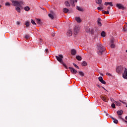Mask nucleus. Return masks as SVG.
I'll return each mask as SVG.
<instances>
[{
	"label": "nucleus",
	"mask_w": 127,
	"mask_h": 127,
	"mask_svg": "<svg viewBox=\"0 0 127 127\" xmlns=\"http://www.w3.org/2000/svg\"><path fill=\"white\" fill-rule=\"evenodd\" d=\"M111 44H114V39H112L111 40Z\"/></svg>",
	"instance_id": "a19ab883"
},
{
	"label": "nucleus",
	"mask_w": 127,
	"mask_h": 127,
	"mask_svg": "<svg viewBox=\"0 0 127 127\" xmlns=\"http://www.w3.org/2000/svg\"><path fill=\"white\" fill-rule=\"evenodd\" d=\"M113 122H114V124H118V120H117V119H115Z\"/></svg>",
	"instance_id": "58836bf2"
},
{
	"label": "nucleus",
	"mask_w": 127,
	"mask_h": 127,
	"mask_svg": "<svg viewBox=\"0 0 127 127\" xmlns=\"http://www.w3.org/2000/svg\"><path fill=\"white\" fill-rule=\"evenodd\" d=\"M64 4H65V5H66V6H70V3H69V2L68 1H66L64 2Z\"/></svg>",
	"instance_id": "5701e85b"
},
{
	"label": "nucleus",
	"mask_w": 127,
	"mask_h": 127,
	"mask_svg": "<svg viewBox=\"0 0 127 127\" xmlns=\"http://www.w3.org/2000/svg\"><path fill=\"white\" fill-rule=\"evenodd\" d=\"M121 103H123V104H125V102H124L123 101L121 102Z\"/></svg>",
	"instance_id": "13d9d810"
},
{
	"label": "nucleus",
	"mask_w": 127,
	"mask_h": 127,
	"mask_svg": "<svg viewBox=\"0 0 127 127\" xmlns=\"http://www.w3.org/2000/svg\"><path fill=\"white\" fill-rule=\"evenodd\" d=\"M63 11L64 13H67V12H68V11H69V9L67 8H64Z\"/></svg>",
	"instance_id": "aec40b11"
},
{
	"label": "nucleus",
	"mask_w": 127,
	"mask_h": 127,
	"mask_svg": "<svg viewBox=\"0 0 127 127\" xmlns=\"http://www.w3.org/2000/svg\"><path fill=\"white\" fill-rule=\"evenodd\" d=\"M119 101L121 102V103H122V100H120Z\"/></svg>",
	"instance_id": "bf43d9fd"
},
{
	"label": "nucleus",
	"mask_w": 127,
	"mask_h": 127,
	"mask_svg": "<svg viewBox=\"0 0 127 127\" xmlns=\"http://www.w3.org/2000/svg\"><path fill=\"white\" fill-rule=\"evenodd\" d=\"M79 74L80 76H84L85 75L83 71H79Z\"/></svg>",
	"instance_id": "cd10ccee"
},
{
	"label": "nucleus",
	"mask_w": 127,
	"mask_h": 127,
	"mask_svg": "<svg viewBox=\"0 0 127 127\" xmlns=\"http://www.w3.org/2000/svg\"><path fill=\"white\" fill-rule=\"evenodd\" d=\"M119 118H120L122 121H125V119L124 118H122V116H119Z\"/></svg>",
	"instance_id": "c03bdc74"
},
{
	"label": "nucleus",
	"mask_w": 127,
	"mask_h": 127,
	"mask_svg": "<svg viewBox=\"0 0 127 127\" xmlns=\"http://www.w3.org/2000/svg\"><path fill=\"white\" fill-rule=\"evenodd\" d=\"M111 107L112 108H113V109H115L116 108V105L114 103H113L111 105Z\"/></svg>",
	"instance_id": "f704fd0d"
},
{
	"label": "nucleus",
	"mask_w": 127,
	"mask_h": 127,
	"mask_svg": "<svg viewBox=\"0 0 127 127\" xmlns=\"http://www.w3.org/2000/svg\"><path fill=\"white\" fill-rule=\"evenodd\" d=\"M104 113H106V111H104Z\"/></svg>",
	"instance_id": "0e129e2a"
},
{
	"label": "nucleus",
	"mask_w": 127,
	"mask_h": 127,
	"mask_svg": "<svg viewBox=\"0 0 127 127\" xmlns=\"http://www.w3.org/2000/svg\"><path fill=\"white\" fill-rule=\"evenodd\" d=\"M49 17L51 18V19H54V16L53 15V14H51V13H49L48 14Z\"/></svg>",
	"instance_id": "412c9836"
},
{
	"label": "nucleus",
	"mask_w": 127,
	"mask_h": 127,
	"mask_svg": "<svg viewBox=\"0 0 127 127\" xmlns=\"http://www.w3.org/2000/svg\"><path fill=\"white\" fill-rule=\"evenodd\" d=\"M123 122H125V123H127V121H126V120H123Z\"/></svg>",
	"instance_id": "5fc2aeb1"
},
{
	"label": "nucleus",
	"mask_w": 127,
	"mask_h": 127,
	"mask_svg": "<svg viewBox=\"0 0 127 127\" xmlns=\"http://www.w3.org/2000/svg\"><path fill=\"white\" fill-rule=\"evenodd\" d=\"M117 114L118 116H122L124 114V111L122 110H119L117 112Z\"/></svg>",
	"instance_id": "9b49d317"
},
{
	"label": "nucleus",
	"mask_w": 127,
	"mask_h": 127,
	"mask_svg": "<svg viewBox=\"0 0 127 127\" xmlns=\"http://www.w3.org/2000/svg\"><path fill=\"white\" fill-rule=\"evenodd\" d=\"M96 3H98V4H101V3H102V0H97Z\"/></svg>",
	"instance_id": "bb28decb"
},
{
	"label": "nucleus",
	"mask_w": 127,
	"mask_h": 127,
	"mask_svg": "<svg viewBox=\"0 0 127 127\" xmlns=\"http://www.w3.org/2000/svg\"><path fill=\"white\" fill-rule=\"evenodd\" d=\"M24 9L26 11H29V10H30V7H29L28 6H27L24 7Z\"/></svg>",
	"instance_id": "f3484780"
},
{
	"label": "nucleus",
	"mask_w": 127,
	"mask_h": 127,
	"mask_svg": "<svg viewBox=\"0 0 127 127\" xmlns=\"http://www.w3.org/2000/svg\"><path fill=\"white\" fill-rule=\"evenodd\" d=\"M0 7H1V5L0 4Z\"/></svg>",
	"instance_id": "680f3d73"
},
{
	"label": "nucleus",
	"mask_w": 127,
	"mask_h": 127,
	"mask_svg": "<svg viewBox=\"0 0 127 127\" xmlns=\"http://www.w3.org/2000/svg\"><path fill=\"white\" fill-rule=\"evenodd\" d=\"M68 68L70 70V72L72 74H77V73H78V71L72 67H69Z\"/></svg>",
	"instance_id": "0eeeda50"
},
{
	"label": "nucleus",
	"mask_w": 127,
	"mask_h": 127,
	"mask_svg": "<svg viewBox=\"0 0 127 127\" xmlns=\"http://www.w3.org/2000/svg\"><path fill=\"white\" fill-rule=\"evenodd\" d=\"M71 55H76V51L75 49H72L70 51Z\"/></svg>",
	"instance_id": "ddd939ff"
},
{
	"label": "nucleus",
	"mask_w": 127,
	"mask_h": 127,
	"mask_svg": "<svg viewBox=\"0 0 127 127\" xmlns=\"http://www.w3.org/2000/svg\"><path fill=\"white\" fill-rule=\"evenodd\" d=\"M17 24L18 25H19V24H20V23L19 22L17 21Z\"/></svg>",
	"instance_id": "8fccbe9b"
},
{
	"label": "nucleus",
	"mask_w": 127,
	"mask_h": 127,
	"mask_svg": "<svg viewBox=\"0 0 127 127\" xmlns=\"http://www.w3.org/2000/svg\"><path fill=\"white\" fill-rule=\"evenodd\" d=\"M11 2L13 6H16L15 10L16 11L20 13V12H21V9H20V7H21L22 5H23V1L12 0Z\"/></svg>",
	"instance_id": "f257e3e1"
},
{
	"label": "nucleus",
	"mask_w": 127,
	"mask_h": 127,
	"mask_svg": "<svg viewBox=\"0 0 127 127\" xmlns=\"http://www.w3.org/2000/svg\"><path fill=\"white\" fill-rule=\"evenodd\" d=\"M106 75H107V76H112V74H111V73H109V72H107V73H106Z\"/></svg>",
	"instance_id": "a18cd8bd"
},
{
	"label": "nucleus",
	"mask_w": 127,
	"mask_h": 127,
	"mask_svg": "<svg viewBox=\"0 0 127 127\" xmlns=\"http://www.w3.org/2000/svg\"><path fill=\"white\" fill-rule=\"evenodd\" d=\"M116 47V45L114 44H111V48H115Z\"/></svg>",
	"instance_id": "473e14b6"
},
{
	"label": "nucleus",
	"mask_w": 127,
	"mask_h": 127,
	"mask_svg": "<svg viewBox=\"0 0 127 127\" xmlns=\"http://www.w3.org/2000/svg\"><path fill=\"white\" fill-rule=\"evenodd\" d=\"M72 34L73 32H72V31L70 30H68L67 32H66V35H67L68 36H72Z\"/></svg>",
	"instance_id": "9d476101"
},
{
	"label": "nucleus",
	"mask_w": 127,
	"mask_h": 127,
	"mask_svg": "<svg viewBox=\"0 0 127 127\" xmlns=\"http://www.w3.org/2000/svg\"><path fill=\"white\" fill-rule=\"evenodd\" d=\"M55 35V34H52V36H53V37H54V36Z\"/></svg>",
	"instance_id": "603ef678"
},
{
	"label": "nucleus",
	"mask_w": 127,
	"mask_h": 127,
	"mask_svg": "<svg viewBox=\"0 0 127 127\" xmlns=\"http://www.w3.org/2000/svg\"><path fill=\"white\" fill-rule=\"evenodd\" d=\"M76 59L78 61H81V60H82V57L80 56H77L76 57Z\"/></svg>",
	"instance_id": "a211bd4d"
},
{
	"label": "nucleus",
	"mask_w": 127,
	"mask_h": 127,
	"mask_svg": "<svg viewBox=\"0 0 127 127\" xmlns=\"http://www.w3.org/2000/svg\"><path fill=\"white\" fill-rule=\"evenodd\" d=\"M98 79L99 80L100 82H101L103 79V77L102 76H100L98 78Z\"/></svg>",
	"instance_id": "c9c22d12"
},
{
	"label": "nucleus",
	"mask_w": 127,
	"mask_h": 127,
	"mask_svg": "<svg viewBox=\"0 0 127 127\" xmlns=\"http://www.w3.org/2000/svg\"><path fill=\"white\" fill-rule=\"evenodd\" d=\"M114 104H116V106H118V107H120V106H122V103L119 101H114Z\"/></svg>",
	"instance_id": "2eb2a0df"
},
{
	"label": "nucleus",
	"mask_w": 127,
	"mask_h": 127,
	"mask_svg": "<svg viewBox=\"0 0 127 127\" xmlns=\"http://www.w3.org/2000/svg\"><path fill=\"white\" fill-rule=\"evenodd\" d=\"M31 22L32 23L33 25H36V23H35V21L33 20V19L31 20Z\"/></svg>",
	"instance_id": "a878e982"
},
{
	"label": "nucleus",
	"mask_w": 127,
	"mask_h": 127,
	"mask_svg": "<svg viewBox=\"0 0 127 127\" xmlns=\"http://www.w3.org/2000/svg\"><path fill=\"white\" fill-rule=\"evenodd\" d=\"M101 35L102 37H106V32H105V31H102L101 33Z\"/></svg>",
	"instance_id": "4be33fe9"
},
{
	"label": "nucleus",
	"mask_w": 127,
	"mask_h": 127,
	"mask_svg": "<svg viewBox=\"0 0 127 127\" xmlns=\"http://www.w3.org/2000/svg\"><path fill=\"white\" fill-rule=\"evenodd\" d=\"M106 116H109V114H108V113H106Z\"/></svg>",
	"instance_id": "6e6d98bb"
},
{
	"label": "nucleus",
	"mask_w": 127,
	"mask_h": 127,
	"mask_svg": "<svg viewBox=\"0 0 127 127\" xmlns=\"http://www.w3.org/2000/svg\"><path fill=\"white\" fill-rule=\"evenodd\" d=\"M102 84H106V81H105L104 80H102L101 81H100Z\"/></svg>",
	"instance_id": "79ce46f5"
},
{
	"label": "nucleus",
	"mask_w": 127,
	"mask_h": 127,
	"mask_svg": "<svg viewBox=\"0 0 127 127\" xmlns=\"http://www.w3.org/2000/svg\"><path fill=\"white\" fill-rule=\"evenodd\" d=\"M25 24L26 25V27H28L30 24V22L28 21H26Z\"/></svg>",
	"instance_id": "6ab92c4d"
},
{
	"label": "nucleus",
	"mask_w": 127,
	"mask_h": 127,
	"mask_svg": "<svg viewBox=\"0 0 127 127\" xmlns=\"http://www.w3.org/2000/svg\"><path fill=\"white\" fill-rule=\"evenodd\" d=\"M77 10H79V11H82V8L78 6H77Z\"/></svg>",
	"instance_id": "72a5a7b5"
},
{
	"label": "nucleus",
	"mask_w": 127,
	"mask_h": 127,
	"mask_svg": "<svg viewBox=\"0 0 127 127\" xmlns=\"http://www.w3.org/2000/svg\"><path fill=\"white\" fill-rule=\"evenodd\" d=\"M109 2H106L105 3V5H109Z\"/></svg>",
	"instance_id": "49530a36"
},
{
	"label": "nucleus",
	"mask_w": 127,
	"mask_h": 127,
	"mask_svg": "<svg viewBox=\"0 0 127 127\" xmlns=\"http://www.w3.org/2000/svg\"><path fill=\"white\" fill-rule=\"evenodd\" d=\"M78 0H70L69 2L71 3L72 6H75V2H77Z\"/></svg>",
	"instance_id": "1a4fd4ad"
},
{
	"label": "nucleus",
	"mask_w": 127,
	"mask_h": 127,
	"mask_svg": "<svg viewBox=\"0 0 127 127\" xmlns=\"http://www.w3.org/2000/svg\"><path fill=\"white\" fill-rule=\"evenodd\" d=\"M110 101H111L112 103H115V102H116V101H115V100L112 98H110Z\"/></svg>",
	"instance_id": "e433bc0d"
},
{
	"label": "nucleus",
	"mask_w": 127,
	"mask_h": 127,
	"mask_svg": "<svg viewBox=\"0 0 127 127\" xmlns=\"http://www.w3.org/2000/svg\"><path fill=\"white\" fill-rule=\"evenodd\" d=\"M97 46V48L98 50V55H102L103 53L106 52V48H105V47L103 46V45H101V44L98 43Z\"/></svg>",
	"instance_id": "f03ea898"
},
{
	"label": "nucleus",
	"mask_w": 127,
	"mask_h": 127,
	"mask_svg": "<svg viewBox=\"0 0 127 127\" xmlns=\"http://www.w3.org/2000/svg\"><path fill=\"white\" fill-rule=\"evenodd\" d=\"M73 66H74V67H75V68H76L77 69H79V66L77 65V64H75L73 63Z\"/></svg>",
	"instance_id": "7c9ffc66"
},
{
	"label": "nucleus",
	"mask_w": 127,
	"mask_h": 127,
	"mask_svg": "<svg viewBox=\"0 0 127 127\" xmlns=\"http://www.w3.org/2000/svg\"><path fill=\"white\" fill-rule=\"evenodd\" d=\"M37 22L38 24H41V20H40L39 19H37Z\"/></svg>",
	"instance_id": "2f4dec72"
},
{
	"label": "nucleus",
	"mask_w": 127,
	"mask_h": 127,
	"mask_svg": "<svg viewBox=\"0 0 127 127\" xmlns=\"http://www.w3.org/2000/svg\"><path fill=\"white\" fill-rule=\"evenodd\" d=\"M124 67L122 66H119L116 68V72L119 74H122Z\"/></svg>",
	"instance_id": "39448f33"
},
{
	"label": "nucleus",
	"mask_w": 127,
	"mask_h": 127,
	"mask_svg": "<svg viewBox=\"0 0 127 127\" xmlns=\"http://www.w3.org/2000/svg\"><path fill=\"white\" fill-rule=\"evenodd\" d=\"M97 9H98V10H102V9H103V5H100V7H98Z\"/></svg>",
	"instance_id": "b1692460"
},
{
	"label": "nucleus",
	"mask_w": 127,
	"mask_h": 127,
	"mask_svg": "<svg viewBox=\"0 0 127 127\" xmlns=\"http://www.w3.org/2000/svg\"><path fill=\"white\" fill-rule=\"evenodd\" d=\"M81 65L82 66H86L87 65V62H86L85 61L82 62Z\"/></svg>",
	"instance_id": "393cba45"
},
{
	"label": "nucleus",
	"mask_w": 127,
	"mask_h": 127,
	"mask_svg": "<svg viewBox=\"0 0 127 127\" xmlns=\"http://www.w3.org/2000/svg\"><path fill=\"white\" fill-rule=\"evenodd\" d=\"M101 99L103 101H104V102H108V98H107L105 96H102L101 97Z\"/></svg>",
	"instance_id": "dca6fc26"
},
{
	"label": "nucleus",
	"mask_w": 127,
	"mask_h": 127,
	"mask_svg": "<svg viewBox=\"0 0 127 127\" xmlns=\"http://www.w3.org/2000/svg\"><path fill=\"white\" fill-rule=\"evenodd\" d=\"M45 51L46 53H48V49H46Z\"/></svg>",
	"instance_id": "09e8293b"
},
{
	"label": "nucleus",
	"mask_w": 127,
	"mask_h": 127,
	"mask_svg": "<svg viewBox=\"0 0 127 127\" xmlns=\"http://www.w3.org/2000/svg\"><path fill=\"white\" fill-rule=\"evenodd\" d=\"M25 38L26 39H28V38H29V36H28V35H25Z\"/></svg>",
	"instance_id": "4c0bfd02"
},
{
	"label": "nucleus",
	"mask_w": 127,
	"mask_h": 127,
	"mask_svg": "<svg viewBox=\"0 0 127 127\" xmlns=\"http://www.w3.org/2000/svg\"><path fill=\"white\" fill-rule=\"evenodd\" d=\"M40 41H42V40L41 39H40Z\"/></svg>",
	"instance_id": "e2e57ef3"
},
{
	"label": "nucleus",
	"mask_w": 127,
	"mask_h": 127,
	"mask_svg": "<svg viewBox=\"0 0 127 127\" xmlns=\"http://www.w3.org/2000/svg\"><path fill=\"white\" fill-rule=\"evenodd\" d=\"M56 58L57 60L60 62L61 64H63V66L65 68V69H68V67L66 65V64L63 62V55H59V56H56Z\"/></svg>",
	"instance_id": "7ed1b4c3"
},
{
	"label": "nucleus",
	"mask_w": 127,
	"mask_h": 127,
	"mask_svg": "<svg viewBox=\"0 0 127 127\" xmlns=\"http://www.w3.org/2000/svg\"><path fill=\"white\" fill-rule=\"evenodd\" d=\"M102 88H103V89H104V90H106V89H105L104 87H102Z\"/></svg>",
	"instance_id": "052dcab7"
},
{
	"label": "nucleus",
	"mask_w": 127,
	"mask_h": 127,
	"mask_svg": "<svg viewBox=\"0 0 127 127\" xmlns=\"http://www.w3.org/2000/svg\"><path fill=\"white\" fill-rule=\"evenodd\" d=\"M75 20L78 22L79 23H80V22H82V20H81V18H80L79 17H76L75 18Z\"/></svg>",
	"instance_id": "4468645a"
},
{
	"label": "nucleus",
	"mask_w": 127,
	"mask_h": 127,
	"mask_svg": "<svg viewBox=\"0 0 127 127\" xmlns=\"http://www.w3.org/2000/svg\"><path fill=\"white\" fill-rule=\"evenodd\" d=\"M104 13L105 14H109V11H104Z\"/></svg>",
	"instance_id": "37998d69"
},
{
	"label": "nucleus",
	"mask_w": 127,
	"mask_h": 127,
	"mask_svg": "<svg viewBox=\"0 0 127 127\" xmlns=\"http://www.w3.org/2000/svg\"><path fill=\"white\" fill-rule=\"evenodd\" d=\"M123 77L124 79L127 80V67H125V69L124 70V73H123Z\"/></svg>",
	"instance_id": "423d86ee"
},
{
	"label": "nucleus",
	"mask_w": 127,
	"mask_h": 127,
	"mask_svg": "<svg viewBox=\"0 0 127 127\" xmlns=\"http://www.w3.org/2000/svg\"><path fill=\"white\" fill-rule=\"evenodd\" d=\"M123 31H124L125 32H127V28H126V27L124 28H123Z\"/></svg>",
	"instance_id": "ea45409f"
},
{
	"label": "nucleus",
	"mask_w": 127,
	"mask_h": 127,
	"mask_svg": "<svg viewBox=\"0 0 127 127\" xmlns=\"http://www.w3.org/2000/svg\"><path fill=\"white\" fill-rule=\"evenodd\" d=\"M125 119H126V120H127V116H126V117H125Z\"/></svg>",
	"instance_id": "4d7b16f0"
},
{
	"label": "nucleus",
	"mask_w": 127,
	"mask_h": 127,
	"mask_svg": "<svg viewBox=\"0 0 127 127\" xmlns=\"http://www.w3.org/2000/svg\"><path fill=\"white\" fill-rule=\"evenodd\" d=\"M109 5H111V6H113V3H112V2H110Z\"/></svg>",
	"instance_id": "de8ad7c7"
},
{
	"label": "nucleus",
	"mask_w": 127,
	"mask_h": 127,
	"mask_svg": "<svg viewBox=\"0 0 127 127\" xmlns=\"http://www.w3.org/2000/svg\"><path fill=\"white\" fill-rule=\"evenodd\" d=\"M80 31V27L78 26H75L73 28V34L77 35Z\"/></svg>",
	"instance_id": "20e7f679"
},
{
	"label": "nucleus",
	"mask_w": 127,
	"mask_h": 127,
	"mask_svg": "<svg viewBox=\"0 0 127 127\" xmlns=\"http://www.w3.org/2000/svg\"><path fill=\"white\" fill-rule=\"evenodd\" d=\"M85 31H86V32H90V31H91V30L90 29V28L87 27L85 29Z\"/></svg>",
	"instance_id": "c85d7f7f"
},
{
	"label": "nucleus",
	"mask_w": 127,
	"mask_h": 127,
	"mask_svg": "<svg viewBox=\"0 0 127 127\" xmlns=\"http://www.w3.org/2000/svg\"><path fill=\"white\" fill-rule=\"evenodd\" d=\"M111 118L112 119V120H114L115 119V118H114L113 117H111Z\"/></svg>",
	"instance_id": "3c124183"
},
{
	"label": "nucleus",
	"mask_w": 127,
	"mask_h": 127,
	"mask_svg": "<svg viewBox=\"0 0 127 127\" xmlns=\"http://www.w3.org/2000/svg\"><path fill=\"white\" fill-rule=\"evenodd\" d=\"M116 6L119 8V9H125V7L122 4L117 3Z\"/></svg>",
	"instance_id": "6e6552de"
},
{
	"label": "nucleus",
	"mask_w": 127,
	"mask_h": 127,
	"mask_svg": "<svg viewBox=\"0 0 127 127\" xmlns=\"http://www.w3.org/2000/svg\"><path fill=\"white\" fill-rule=\"evenodd\" d=\"M97 86L98 87V88H101V86L99 85H97Z\"/></svg>",
	"instance_id": "864d4df0"
},
{
	"label": "nucleus",
	"mask_w": 127,
	"mask_h": 127,
	"mask_svg": "<svg viewBox=\"0 0 127 127\" xmlns=\"http://www.w3.org/2000/svg\"><path fill=\"white\" fill-rule=\"evenodd\" d=\"M101 21H102V19L100 18H98L97 20L98 26H102V23H101Z\"/></svg>",
	"instance_id": "f8f14e48"
},
{
	"label": "nucleus",
	"mask_w": 127,
	"mask_h": 127,
	"mask_svg": "<svg viewBox=\"0 0 127 127\" xmlns=\"http://www.w3.org/2000/svg\"><path fill=\"white\" fill-rule=\"evenodd\" d=\"M5 6H9L10 5V3H9V2H6L5 3Z\"/></svg>",
	"instance_id": "c756f323"
}]
</instances>
